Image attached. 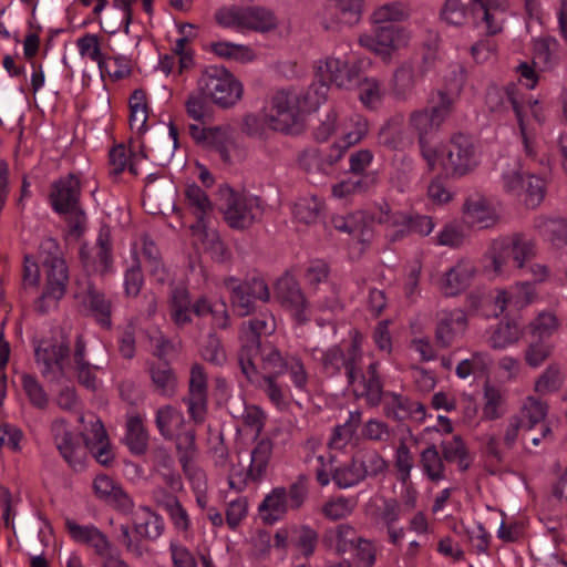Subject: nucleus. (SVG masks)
I'll use <instances>...</instances> for the list:
<instances>
[{
    "label": "nucleus",
    "instance_id": "16",
    "mask_svg": "<svg viewBox=\"0 0 567 567\" xmlns=\"http://www.w3.org/2000/svg\"><path fill=\"white\" fill-rule=\"evenodd\" d=\"M70 348L63 339H42L34 343V358L44 378L55 379L63 372V361Z\"/></svg>",
    "mask_w": 567,
    "mask_h": 567
},
{
    "label": "nucleus",
    "instance_id": "23",
    "mask_svg": "<svg viewBox=\"0 0 567 567\" xmlns=\"http://www.w3.org/2000/svg\"><path fill=\"white\" fill-rule=\"evenodd\" d=\"M331 225L336 230L350 235L363 247L371 241L372 230L365 223V214L363 212L334 215L331 217Z\"/></svg>",
    "mask_w": 567,
    "mask_h": 567
},
{
    "label": "nucleus",
    "instance_id": "49",
    "mask_svg": "<svg viewBox=\"0 0 567 567\" xmlns=\"http://www.w3.org/2000/svg\"><path fill=\"white\" fill-rule=\"evenodd\" d=\"M260 350L262 369L268 373L266 377H279L286 373L290 355L282 352L272 344H266Z\"/></svg>",
    "mask_w": 567,
    "mask_h": 567
},
{
    "label": "nucleus",
    "instance_id": "18",
    "mask_svg": "<svg viewBox=\"0 0 567 567\" xmlns=\"http://www.w3.org/2000/svg\"><path fill=\"white\" fill-rule=\"evenodd\" d=\"M184 402L189 417L197 424L203 423L207 413V378L198 363L190 369L189 390Z\"/></svg>",
    "mask_w": 567,
    "mask_h": 567
},
{
    "label": "nucleus",
    "instance_id": "44",
    "mask_svg": "<svg viewBox=\"0 0 567 567\" xmlns=\"http://www.w3.org/2000/svg\"><path fill=\"white\" fill-rule=\"evenodd\" d=\"M447 463H456L458 470L465 472L471 465L466 445L460 435L443 440L439 450Z\"/></svg>",
    "mask_w": 567,
    "mask_h": 567
},
{
    "label": "nucleus",
    "instance_id": "12",
    "mask_svg": "<svg viewBox=\"0 0 567 567\" xmlns=\"http://www.w3.org/2000/svg\"><path fill=\"white\" fill-rule=\"evenodd\" d=\"M410 41L409 32L395 24H378L373 33L362 34L359 38L361 47L388 60L391 53L406 47Z\"/></svg>",
    "mask_w": 567,
    "mask_h": 567
},
{
    "label": "nucleus",
    "instance_id": "4",
    "mask_svg": "<svg viewBox=\"0 0 567 567\" xmlns=\"http://www.w3.org/2000/svg\"><path fill=\"white\" fill-rule=\"evenodd\" d=\"M217 23L237 31L269 32L278 22L272 11L259 6H229L215 13Z\"/></svg>",
    "mask_w": 567,
    "mask_h": 567
},
{
    "label": "nucleus",
    "instance_id": "55",
    "mask_svg": "<svg viewBox=\"0 0 567 567\" xmlns=\"http://www.w3.org/2000/svg\"><path fill=\"white\" fill-rule=\"evenodd\" d=\"M291 543L300 556L310 557L318 544V533L309 526L295 527Z\"/></svg>",
    "mask_w": 567,
    "mask_h": 567
},
{
    "label": "nucleus",
    "instance_id": "39",
    "mask_svg": "<svg viewBox=\"0 0 567 567\" xmlns=\"http://www.w3.org/2000/svg\"><path fill=\"white\" fill-rule=\"evenodd\" d=\"M420 467L426 478L433 483L446 478L445 461L435 444H430L420 453Z\"/></svg>",
    "mask_w": 567,
    "mask_h": 567
},
{
    "label": "nucleus",
    "instance_id": "38",
    "mask_svg": "<svg viewBox=\"0 0 567 567\" xmlns=\"http://www.w3.org/2000/svg\"><path fill=\"white\" fill-rule=\"evenodd\" d=\"M423 80L419 78L415 72V68L411 63H403L400 65L392 78V92L398 100L405 101L410 99L419 81Z\"/></svg>",
    "mask_w": 567,
    "mask_h": 567
},
{
    "label": "nucleus",
    "instance_id": "11",
    "mask_svg": "<svg viewBox=\"0 0 567 567\" xmlns=\"http://www.w3.org/2000/svg\"><path fill=\"white\" fill-rule=\"evenodd\" d=\"M155 423L164 439L176 440L178 450L195 451V431L185 426V417L179 410L172 405L161 406L156 411Z\"/></svg>",
    "mask_w": 567,
    "mask_h": 567
},
{
    "label": "nucleus",
    "instance_id": "19",
    "mask_svg": "<svg viewBox=\"0 0 567 567\" xmlns=\"http://www.w3.org/2000/svg\"><path fill=\"white\" fill-rule=\"evenodd\" d=\"M320 467L316 471V477L321 486H327L332 481L340 489H347L364 482L359 465L352 455L350 461L337 466L332 472L324 468L323 455L317 456Z\"/></svg>",
    "mask_w": 567,
    "mask_h": 567
},
{
    "label": "nucleus",
    "instance_id": "61",
    "mask_svg": "<svg viewBox=\"0 0 567 567\" xmlns=\"http://www.w3.org/2000/svg\"><path fill=\"white\" fill-rule=\"evenodd\" d=\"M21 384L24 393L33 406L41 410L48 406V394L35 377L29 373H23L21 375Z\"/></svg>",
    "mask_w": 567,
    "mask_h": 567
},
{
    "label": "nucleus",
    "instance_id": "9",
    "mask_svg": "<svg viewBox=\"0 0 567 567\" xmlns=\"http://www.w3.org/2000/svg\"><path fill=\"white\" fill-rule=\"evenodd\" d=\"M320 363L323 371L330 375H337L343 369L348 384L355 385L358 367L362 364L363 354L355 340L333 344L320 351Z\"/></svg>",
    "mask_w": 567,
    "mask_h": 567
},
{
    "label": "nucleus",
    "instance_id": "15",
    "mask_svg": "<svg viewBox=\"0 0 567 567\" xmlns=\"http://www.w3.org/2000/svg\"><path fill=\"white\" fill-rule=\"evenodd\" d=\"M468 326L466 313L460 309H444L437 312L434 330L435 346L447 349L460 341Z\"/></svg>",
    "mask_w": 567,
    "mask_h": 567
},
{
    "label": "nucleus",
    "instance_id": "24",
    "mask_svg": "<svg viewBox=\"0 0 567 567\" xmlns=\"http://www.w3.org/2000/svg\"><path fill=\"white\" fill-rule=\"evenodd\" d=\"M378 369V362H371L365 371L362 370V364L359 365L355 385L353 386V391L357 395L365 398L371 405L379 404L382 398L383 384Z\"/></svg>",
    "mask_w": 567,
    "mask_h": 567
},
{
    "label": "nucleus",
    "instance_id": "2",
    "mask_svg": "<svg viewBox=\"0 0 567 567\" xmlns=\"http://www.w3.org/2000/svg\"><path fill=\"white\" fill-rule=\"evenodd\" d=\"M535 256L536 243L529 236L522 233L502 236L491 243L484 255L485 270L493 276L503 275L509 259L522 270Z\"/></svg>",
    "mask_w": 567,
    "mask_h": 567
},
{
    "label": "nucleus",
    "instance_id": "46",
    "mask_svg": "<svg viewBox=\"0 0 567 567\" xmlns=\"http://www.w3.org/2000/svg\"><path fill=\"white\" fill-rule=\"evenodd\" d=\"M515 84H509L505 89L489 86L486 93V104L491 111H502L506 104H511L517 118L520 121V109L515 97Z\"/></svg>",
    "mask_w": 567,
    "mask_h": 567
},
{
    "label": "nucleus",
    "instance_id": "60",
    "mask_svg": "<svg viewBox=\"0 0 567 567\" xmlns=\"http://www.w3.org/2000/svg\"><path fill=\"white\" fill-rule=\"evenodd\" d=\"M357 506L352 497L339 496L330 499L322 506V514L331 520H338L350 516Z\"/></svg>",
    "mask_w": 567,
    "mask_h": 567
},
{
    "label": "nucleus",
    "instance_id": "62",
    "mask_svg": "<svg viewBox=\"0 0 567 567\" xmlns=\"http://www.w3.org/2000/svg\"><path fill=\"white\" fill-rule=\"evenodd\" d=\"M330 4L344 24L352 25L361 18L363 0H330Z\"/></svg>",
    "mask_w": 567,
    "mask_h": 567
},
{
    "label": "nucleus",
    "instance_id": "63",
    "mask_svg": "<svg viewBox=\"0 0 567 567\" xmlns=\"http://www.w3.org/2000/svg\"><path fill=\"white\" fill-rule=\"evenodd\" d=\"M563 385V375L557 365H548L535 382V391L540 394L553 393Z\"/></svg>",
    "mask_w": 567,
    "mask_h": 567
},
{
    "label": "nucleus",
    "instance_id": "50",
    "mask_svg": "<svg viewBox=\"0 0 567 567\" xmlns=\"http://www.w3.org/2000/svg\"><path fill=\"white\" fill-rule=\"evenodd\" d=\"M141 252L145 266L148 268L151 275L156 279V281L159 284L166 282L168 275L161 261L159 251L156 245L148 237H143Z\"/></svg>",
    "mask_w": 567,
    "mask_h": 567
},
{
    "label": "nucleus",
    "instance_id": "30",
    "mask_svg": "<svg viewBox=\"0 0 567 567\" xmlns=\"http://www.w3.org/2000/svg\"><path fill=\"white\" fill-rule=\"evenodd\" d=\"M482 420L496 421L507 413L506 391L491 383L483 386Z\"/></svg>",
    "mask_w": 567,
    "mask_h": 567
},
{
    "label": "nucleus",
    "instance_id": "41",
    "mask_svg": "<svg viewBox=\"0 0 567 567\" xmlns=\"http://www.w3.org/2000/svg\"><path fill=\"white\" fill-rule=\"evenodd\" d=\"M534 228L555 246L567 244V223L563 218L539 216L534 220Z\"/></svg>",
    "mask_w": 567,
    "mask_h": 567
},
{
    "label": "nucleus",
    "instance_id": "22",
    "mask_svg": "<svg viewBox=\"0 0 567 567\" xmlns=\"http://www.w3.org/2000/svg\"><path fill=\"white\" fill-rule=\"evenodd\" d=\"M132 525L133 530L138 538L150 542L157 540L165 530L163 517L150 506L138 507L134 513Z\"/></svg>",
    "mask_w": 567,
    "mask_h": 567
},
{
    "label": "nucleus",
    "instance_id": "27",
    "mask_svg": "<svg viewBox=\"0 0 567 567\" xmlns=\"http://www.w3.org/2000/svg\"><path fill=\"white\" fill-rule=\"evenodd\" d=\"M321 79H328L338 87L349 89L359 76L358 69L350 66L347 61L333 56L328 58L323 65L319 66Z\"/></svg>",
    "mask_w": 567,
    "mask_h": 567
},
{
    "label": "nucleus",
    "instance_id": "6",
    "mask_svg": "<svg viewBox=\"0 0 567 567\" xmlns=\"http://www.w3.org/2000/svg\"><path fill=\"white\" fill-rule=\"evenodd\" d=\"M219 196L224 218L234 229H246L262 215L260 200L257 196L237 193L229 186H221Z\"/></svg>",
    "mask_w": 567,
    "mask_h": 567
},
{
    "label": "nucleus",
    "instance_id": "20",
    "mask_svg": "<svg viewBox=\"0 0 567 567\" xmlns=\"http://www.w3.org/2000/svg\"><path fill=\"white\" fill-rule=\"evenodd\" d=\"M81 186L79 178L70 174L52 184L50 200L55 212L66 214L79 210Z\"/></svg>",
    "mask_w": 567,
    "mask_h": 567
},
{
    "label": "nucleus",
    "instance_id": "1",
    "mask_svg": "<svg viewBox=\"0 0 567 567\" xmlns=\"http://www.w3.org/2000/svg\"><path fill=\"white\" fill-rule=\"evenodd\" d=\"M422 156L431 171L447 177H462L480 163L476 144H421Z\"/></svg>",
    "mask_w": 567,
    "mask_h": 567
},
{
    "label": "nucleus",
    "instance_id": "32",
    "mask_svg": "<svg viewBox=\"0 0 567 567\" xmlns=\"http://www.w3.org/2000/svg\"><path fill=\"white\" fill-rule=\"evenodd\" d=\"M140 146L141 144H113L109 152L111 174L117 176L126 168L135 173L137 158L144 156Z\"/></svg>",
    "mask_w": 567,
    "mask_h": 567
},
{
    "label": "nucleus",
    "instance_id": "28",
    "mask_svg": "<svg viewBox=\"0 0 567 567\" xmlns=\"http://www.w3.org/2000/svg\"><path fill=\"white\" fill-rule=\"evenodd\" d=\"M440 18L449 25L463 27L472 21L476 28L482 29L480 17L465 0H445L440 10Z\"/></svg>",
    "mask_w": 567,
    "mask_h": 567
},
{
    "label": "nucleus",
    "instance_id": "29",
    "mask_svg": "<svg viewBox=\"0 0 567 567\" xmlns=\"http://www.w3.org/2000/svg\"><path fill=\"white\" fill-rule=\"evenodd\" d=\"M463 82L464 79L461 73L460 78L451 85L440 89L431 95L430 103L432 106L429 110L433 113L434 117H437L442 123L453 112L454 103L463 87Z\"/></svg>",
    "mask_w": 567,
    "mask_h": 567
},
{
    "label": "nucleus",
    "instance_id": "35",
    "mask_svg": "<svg viewBox=\"0 0 567 567\" xmlns=\"http://www.w3.org/2000/svg\"><path fill=\"white\" fill-rule=\"evenodd\" d=\"M192 230L212 259L224 262L229 258L230 252L215 229L208 228L206 224H200L193 225Z\"/></svg>",
    "mask_w": 567,
    "mask_h": 567
},
{
    "label": "nucleus",
    "instance_id": "43",
    "mask_svg": "<svg viewBox=\"0 0 567 567\" xmlns=\"http://www.w3.org/2000/svg\"><path fill=\"white\" fill-rule=\"evenodd\" d=\"M125 443L135 455H142L148 446V435L140 415H132L126 422Z\"/></svg>",
    "mask_w": 567,
    "mask_h": 567
},
{
    "label": "nucleus",
    "instance_id": "21",
    "mask_svg": "<svg viewBox=\"0 0 567 567\" xmlns=\"http://www.w3.org/2000/svg\"><path fill=\"white\" fill-rule=\"evenodd\" d=\"M81 305L96 322L105 329L112 326V300L92 282H87L80 293Z\"/></svg>",
    "mask_w": 567,
    "mask_h": 567
},
{
    "label": "nucleus",
    "instance_id": "31",
    "mask_svg": "<svg viewBox=\"0 0 567 567\" xmlns=\"http://www.w3.org/2000/svg\"><path fill=\"white\" fill-rule=\"evenodd\" d=\"M353 456L364 481L384 476L388 472L386 460L375 449L361 447L353 453Z\"/></svg>",
    "mask_w": 567,
    "mask_h": 567
},
{
    "label": "nucleus",
    "instance_id": "26",
    "mask_svg": "<svg viewBox=\"0 0 567 567\" xmlns=\"http://www.w3.org/2000/svg\"><path fill=\"white\" fill-rule=\"evenodd\" d=\"M51 431L56 449L68 464L74 470L83 467L82 449L73 442L71 432L68 431L65 421L60 419L52 423Z\"/></svg>",
    "mask_w": 567,
    "mask_h": 567
},
{
    "label": "nucleus",
    "instance_id": "57",
    "mask_svg": "<svg viewBox=\"0 0 567 567\" xmlns=\"http://www.w3.org/2000/svg\"><path fill=\"white\" fill-rule=\"evenodd\" d=\"M501 181L503 189L515 197H520L525 189L526 176L522 172V165L514 163L502 171Z\"/></svg>",
    "mask_w": 567,
    "mask_h": 567
},
{
    "label": "nucleus",
    "instance_id": "33",
    "mask_svg": "<svg viewBox=\"0 0 567 567\" xmlns=\"http://www.w3.org/2000/svg\"><path fill=\"white\" fill-rule=\"evenodd\" d=\"M361 422V411H351L343 424L336 425L332 429L328 441V447L337 451L344 450L355 439V434Z\"/></svg>",
    "mask_w": 567,
    "mask_h": 567
},
{
    "label": "nucleus",
    "instance_id": "59",
    "mask_svg": "<svg viewBox=\"0 0 567 567\" xmlns=\"http://www.w3.org/2000/svg\"><path fill=\"white\" fill-rule=\"evenodd\" d=\"M323 80L311 84L303 94L299 95L300 107L303 112L316 111L327 100L329 86Z\"/></svg>",
    "mask_w": 567,
    "mask_h": 567
},
{
    "label": "nucleus",
    "instance_id": "40",
    "mask_svg": "<svg viewBox=\"0 0 567 567\" xmlns=\"http://www.w3.org/2000/svg\"><path fill=\"white\" fill-rule=\"evenodd\" d=\"M463 213L468 224L480 228H487L496 220L494 210L482 197L467 198L463 206Z\"/></svg>",
    "mask_w": 567,
    "mask_h": 567
},
{
    "label": "nucleus",
    "instance_id": "53",
    "mask_svg": "<svg viewBox=\"0 0 567 567\" xmlns=\"http://www.w3.org/2000/svg\"><path fill=\"white\" fill-rule=\"evenodd\" d=\"M275 377H260L257 385L259 390L278 410H285L288 404V390L279 384Z\"/></svg>",
    "mask_w": 567,
    "mask_h": 567
},
{
    "label": "nucleus",
    "instance_id": "56",
    "mask_svg": "<svg viewBox=\"0 0 567 567\" xmlns=\"http://www.w3.org/2000/svg\"><path fill=\"white\" fill-rule=\"evenodd\" d=\"M340 133L336 135L338 138L344 142H361V140L368 137L369 125L368 121L361 115H354L349 120L343 121L338 126Z\"/></svg>",
    "mask_w": 567,
    "mask_h": 567
},
{
    "label": "nucleus",
    "instance_id": "10",
    "mask_svg": "<svg viewBox=\"0 0 567 567\" xmlns=\"http://www.w3.org/2000/svg\"><path fill=\"white\" fill-rule=\"evenodd\" d=\"M274 444L270 439L257 441L250 451V462L245 473L233 468L228 475L229 487L243 491L250 482H261L268 471L272 457Z\"/></svg>",
    "mask_w": 567,
    "mask_h": 567
},
{
    "label": "nucleus",
    "instance_id": "58",
    "mask_svg": "<svg viewBox=\"0 0 567 567\" xmlns=\"http://www.w3.org/2000/svg\"><path fill=\"white\" fill-rule=\"evenodd\" d=\"M213 157L228 165L241 163L247 156L245 144H205Z\"/></svg>",
    "mask_w": 567,
    "mask_h": 567
},
{
    "label": "nucleus",
    "instance_id": "47",
    "mask_svg": "<svg viewBox=\"0 0 567 567\" xmlns=\"http://www.w3.org/2000/svg\"><path fill=\"white\" fill-rule=\"evenodd\" d=\"M150 375L157 393L164 396L174 394L176 377L167 362L152 364L150 367Z\"/></svg>",
    "mask_w": 567,
    "mask_h": 567
},
{
    "label": "nucleus",
    "instance_id": "3",
    "mask_svg": "<svg viewBox=\"0 0 567 567\" xmlns=\"http://www.w3.org/2000/svg\"><path fill=\"white\" fill-rule=\"evenodd\" d=\"M308 497V477L298 475L288 488L277 486L267 494L258 506L264 523L272 525L285 517L289 509H299Z\"/></svg>",
    "mask_w": 567,
    "mask_h": 567
},
{
    "label": "nucleus",
    "instance_id": "13",
    "mask_svg": "<svg viewBox=\"0 0 567 567\" xmlns=\"http://www.w3.org/2000/svg\"><path fill=\"white\" fill-rule=\"evenodd\" d=\"M43 266L45 269V284L41 296L35 300L37 312L47 315L58 308L60 300L66 292L69 270L65 261H56Z\"/></svg>",
    "mask_w": 567,
    "mask_h": 567
},
{
    "label": "nucleus",
    "instance_id": "37",
    "mask_svg": "<svg viewBox=\"0 0 567 567\" xmlns=\"http://www.w3.org/2000/svg\"><path fill=\"white\" fill-rule=\"evenodd\" d=\"M470 4L474 13L480 17L482 29L486 34L494 35L502 30V21L498 16L504 10L501 9L496 0H471Z\"/></svg>",
    "mask_w": 567,
    "mask_h": 567
},
{
    "label": "nucleus",
    "instance_id": "14",
    "mask_svg": "<svg viewBox=\"0 0 567 567\" xmlns=\"http://www.w3.org/2000/svg\"><path fill=\"white\" fill-rule=\"evenodd\" d=\"M275 299L288 310L292 318L299 322H306L309 303L297 279L290 274H285L277 279L274 287Z\"/></svg>",
    "mask_w": 567,
    "mask_h": 567
},
{
    "label": "nucleus",
    "instance_id": "5",
    "mask_svg": "<svg viewBox=\"0 0 567 567\" xmlns=\"http://www.w3.org/2000/svg\"><path fill=\"white\" fill-rule=\"evenodd\" d=\"M202 94L223 109L234 106L243 96L241 83L225 68H207L197 82Z\"/></svg>",
    "mask_w": 567,
    "mask_h": 567
},
{
    "label": "nucleus",
    "instance_id": "54",
    "mask_svg": "<svg viewBox=\"0 0 567 567\" xmlns=\"http://www.w3.org/2000/svg\"><path fill=\"white\" fill-rule=\"evenodd\" d=\"M323 209V203L317 196L298 199L292 208L295 218L305 224L317 221Z\"/></svg>",
    "mask_w": 567,
    "mask_h": 567
},
{
    "label": "nucleus",
    "instance_id": "45",
    "mask_svg": "<svg viewBox=\"0 0 567 567\" xmlns=\"http://www.w3.org/2000/svg\"><path fill=\"white\" fill-rule=\"evenodd\" d=\"M410 125L416 132L419 142L433 138L442 122L429 109L417 110L410 115Z\"/></svg>",
    "mask_w": 567,
    "mask_h": 567
},
{
    "label": "nucleus",
    "instance_id": "25",
    "mask_svg": "<svg viewBox=\"0 0 567 567\" xmlns=\"http://www.w3.org/2000/svg\"><path fill=\"white\" fill-rule=\"evenodd\" d=\"M476 269L472 261L460 260L443 276L440 288L446 296H455L465 290L472 282Z\"/></svg>",
    "mask_w": 567,
    "mask_h": 567
},
{
    "label": "nucleus",
    "instance_id": "64",
    "mask_svg": "<svg viewBox=\"0 0 567 567\" xmlns=\"http://www.w3.org/2000/svg\"><path fill=\"white\" fill-rule=\"evenodd\" d=\"M409 17L408 8L401 2L386 3L378 8L373 14V21L377 24L385 22L402 21Z\"/></svg>",
    "mask_w": 567,
    "mask_h": 567
},
{
    "label": "nucleus",
    "instance_id": "36",
    "mask_svg": "<svg viewBox=\"0 0 567 567\" xmlns=\"http://www.w3.org/2000/svg\"><path fill=\"white\" fill-rule=\"evenodd\" d=\"M275 330V320L272 317L262 316L243 323L240 329V340L245 348L259 352L261 334H270Z\"/></svg>",
    "mask_w": 567,
    "mask_h": 567
},
{
    "label": "nucleus",
    "instance_id": "51",
    "mask_svg": "<svg viewBox=\"0 0 567 567\" xmlns=\"http://www.w3.org/2000/svg\"><path fill=\"white\" fill-rule=\"evenodd\" d=\"M79 422L90 425V427L85 425L82 432L87 449L109 441V436L102 421L94 414H80Z\"/></svg>",
    "mask_w": 567,
    "mask_h": 567
},
{
    "label": "nucleus",
    "instance_id": "7",
    "mask_svg": "<svg viewBox=\"0 0 567 567\" xmlns=\"http://www.w3.org/2000/svg\"><path fill=\"white\" fill-rule=\"evenodd\" d=\"M300 107L299 94L285 90L272 96L271 114L267 117L271 131L297 136L305 130V114Z\"/></svg>",
    "mask_w": 567,
    "mask_h": 567
},
{
    "label": "nucleus",
    "instance_id": "8",
    "mask_svg": "<svg viewBox=\"0 0 567 567\" xmlns=\"http://www.w3.org/2000/svg\"><path fill=\"white\" fill-rule=\"evenodd\" d=\"M224 286L229 292L230 303L239 317H246L256 310V302H268L270 291L261 278H251L239 280L235 277H228L224 280Z\"/></svg>",
    "mask_w": 567,
    "mask_h": 567
},
{
    "label": "nucleus",
    "instance_id": "34",
    "mask_svg": "<svg viewBox=\"0 0 567 567\" xmlns=\"http://www.w3.org/2000/svg\"><path fill=\"white\" fill-rule=\"evenodd\" d=\"M360 538L354 527L349 524L337 525L328 529L323 536L326 545L340 555L354 550Z\"/></svg>",
    "mask_w": 567,
    "mask_h": 567
},
{
    "label": "nucleus",
    "instance_id": "42",
    "mask_svg": "<svg viewBox=\"0 0 567 567\" xmlns=\"http://www.w3.org/2000/svg\"><path fill=\"white\" fill-rule=\"evenodd\" d=\"M547 414L548 405L546 402L534 396H527L514 416L519 419L525 430H532L537 424L543 423Z\"/></svg>",
    "mask_w": 567,
    "mask_h": 567
},
{
    "label": "nucleus",
    "instance_id": "52",
    "mask_svg": "<svg viewBox=\"0 0 567 567\" xmlns=\"http://www.w3.org/2000/svg\"><path fill=\"white\" fill-rule=\"evenodd\" d=\"M522 337V330L516 322H499L489 337L493 349H505L516 343Z\"/></svg>",
    "mask_w": 567,
    "mask_h": 567
},
{
    "label": "nucleus",
    "instance_id": "48",
    "mask_svg": "<svg viewBox=\"0 0 567 567\" xmlns=\"http://www.w3.org/2000/svg\"><path fill=\"white\" fill-rule=\"evenodd\" d=\"M185 197L197 218L195 225L206 224V218L213 212V204L207 194L198 185L192 184L186 187Z\"/></svg>",
    "mask_w": 567,
    "mask_h": 567
},
{
    "label": "nucleus",
    "instance_id": "17",
    "mask_svg": "<svg viewBox=\"0 0 567 567\" xmlns=\"http://www.w3.org/2000/svg\"><path fill=\"white\" fill-rule=\"evenodd\" d=\"M348 151V146L340 144L311 145L299 157L300 165L308 172H321L328 174Z\"/></svg>",
    "mask_w": 567,
    "mask_h": 567
}]
</instances>
